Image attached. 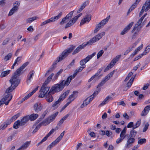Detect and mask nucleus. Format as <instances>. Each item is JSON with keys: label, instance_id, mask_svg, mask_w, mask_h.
<instances>
[{"label": "nucleus", "instance_id": "f257e3e1", "mask_svg": "<svg viewBox=\"0 0 150 150\" xmlns=\"http://www.w3.org/2000/svg\"><path fill=\"white\" fill-rule=\"evenodd\" d=\"M28 64V62L23 64L14 73L13 75L9 80L11 83V86L6 89V92L10 93L12 92L19 84L20 80L18 77L20 75L21 72Z\"/></svg>", "mask_w": 150, "mask_h": 150}, {"label": "nucleus", "instance_id": "f03ea898", "mask_svg": "<svg viewBox=\"0 0 150 150\" xmlns=\"http://www.w3.org/2000/svg\"><path fill=\"white\" fill-rule=\"evenodd\" d=\"M105 34L104 32L98 33L93 38L91 39L88 41L83 43L79 45L72 53V54L74 55L80 51L81 50L83 49L87 45H91L93 43L98 41Z\"/></svg>", "mask_w": 150, "mask_h": 150}, {"label": "nucleus", "instance_id": "7ed1b4c3", "mask_svg": "<svg viewBox=\"0 0 150 150\" xmlns=\"http://www.w3.org/2000/svg\"><path fill=\"white\" fill-rule=\"evenodd\" d=\"M71 81V79L68 78L66 81H62L54 85L50 90V92H52V94H53L56 92L62 91L64 88V86H68Z\"/></svg>", "mask_w": 150, "mask_h": 150}, {"label": "nucleus", "instance_id": "20e7f679", "mask_svg": "<svg viewBox=\"0 0 150 150\" xmlns=\"http://www.w3.org/2000/svg\"><path fill=\"white\" fill-rule=\"evenodd\" d=\"M75 48V46L72 45L69 48L64 50L57 58V61L58 62L62 60L67 57Z\"/></svg>", "mask_w": 150, "mask_h": 150}, {"label": "nucleus", "instance_id": "39448f33", "mask_svg": "<svg viewBox=\"0 0 150 150\" xmlns=\"http://www.w3.org/2000/svg\"><path fill=\"white\" fill-rule=\"evenodd\" d=\"M50 89V87L44 85H42L41 88L40 90V93L39 94L38 97L39 98H42L44 97L47 94L48 91Z\"/></svg>", "mask_w": 150, "mask_h": 150}, {"label": "nucleus", "instance_id": "423d86ee", "mask_svg": "<svg viewBox=\"0 0 150 150\" xmlns=\"http://www.w3.org/2000/svg\"><path fill=\"white\" fill-rule=\"evenodd\" d=\"M62 14V12H60L57 16L54 17H52L51 18L41 23L40 25L41 26L45 25L47 23L52 22H54L59 19Z\"/></svg>", "mask_w": 150, "mask_h": 150}, {"label": "nucleus", "instance_id": "0eeeda50", "mask_svg": "<svg viewBox=\"0 0 150 150\" xmlns=\"http://www.w3.org/2000/svg\"><path fill=\"white\" fill-rule=\"evenodd\" d=\"M58 114V112H56L54 113L48 117L45 121H42V122H44V123L43 124V125L45 126L52 122L54 120Z\"/></svg>", "mask_w": 150, "mask_h": 150}, {"label": "nucleus", "instance_id": "6e6552de", "mask_svg": "<svg viewBox=\"0 0 150 150\" xmlns=\"http://www.w3.org/2000/svg\"><path fill=\"white\" fill-rule=\"evenodd\" d=\"M6 93H7V95H6L1 100L3 101V102H4L6 105H7L12 99V95L11 94L8 93H9L6 92Z\"/></svg>", "mask_w": 150, "mask_h": 150}, {"label": "nucleus", "instance_id": "1a4fd4ad", "mask_svg": "<svg viewBox=\"0 0 150 150\" xmlns=\"http://www.w3.org/2000/svg\"><path fill=\"white\" fill-rule=\"evenodd\" d=\"M148 1H146L142 7V9L139 13V16H141L144 11H147L150 8V5L148 3Z\"/></svg>", "mask_w": 150, "mask_h": 150}, {"label": "nucleus", "instance_id": "9d476101", "mask_svg": "<svg viewBox=\"0 0 150 150\" xmlns=\"http://www.w3.org/2000/svg\"><path fill=\"white\" fill-rule=\"evenodd\" d=\"M78 92L76 91H74L73 92V93L67 99L68 102L69 104L72 101H73L74 99L77 97Z\"/></svg>", "mask_w": 150, "mask_h": 150}, {"label": "nucleus", "instance_id": "9b49d317", "mask_svg": "<svg viewBox=\"0 0 150 150\" xmlns=\"http://www.w3.org/2000/svg\"><path fill=\"white\" fill-rule=\"evenodd\" d=\"M91 15L87 14L82 19L80 23V25H82L86 23H88L91 19Z\"/></svg>", "mask_w": 150, "mask_h": 150}, {"label": "nucleus", "instance_id": "f8f14e48", "mask_svg": "<svg viewBox=\"0 0 150 150\" xmlns=\"http://www.w3.org/2000/svg\"><path fill=\"white\" fill-rule=\"evenodd\" d=\"M84 68L83 67L81 66H80L78 68H77L74 71V73L73 75H71L69 76L68 78H69L71 79V80L72 79H74L76 76L77 75V74L79 72H80L82 71L83 69H84Z\"/></svg>", "mask_w": 150, "mask_h": 150}, {"label": "nucleus", "instance_id": "ddd939ff", "mask_svg": "<svg viewBox=\"0 0 150 150\" xmlns=\"http://www.w3.org/2000/svg\"><path fill=\"white\" fill-rule=\"evenodd\" d=\"M33 108L35 111L36 112H38L42 109V106L40 103H36L34 105Z\"/></svg>", "mask_w": 150, "mask_h": 150}, {"label": "nucleus", "instance_id": "4468645a", "mask_svg": "<svg viewBox=\"0 0 150 150\" xmlns=\"http://www.w3.org/2000/svg\"><path fill=\"white\" fill-rule=\"evenodd\" d=\"M134 24L133 22L130 23L127 26H126L120 33L121 35H124L127 33L130 29Z\"/></svg>", "mask_w": 150, "mask_h": 150}, {"label": "nucleus", "instance_id": "2eb2a0df", "mask_svg": "<svg viewBox=\"0 0 150 150\" xmlns=\"http://www.w3.org/2000/svg\"><path fill=\"white\" fill-rule=\"evenodd\" d=\"M135 140V138H132L129 136L128 138L126 144V147L127 148L129 147L130 145L134 143Z\"/></svg>", "mask_w": 150, "mask_h": 150}, {"label": "nucleus", "instance_id": "dca6fc26", "mask_svg": "<svg viewBox=\"0 0 150 150\" xmlns=\"http://www.w3.org/2000/svg\"><path fill=\"white\" fill-rule=\"evenodd\" d=\"M112 99L113 98H112V97L111 96H107L102 102L99 104V105H98V107H100L101 106H103L108 103L110 100H112Z\"/></svg>", "mask_w": 150, "mask_h": 150}, {"label": "nucleus", "instance_id": "f3484780", "mask_svg": "<svg viewBox=\"0 0 150 150\" xmlns=\"http://www.w3.org/2000/svg\"><path fill=\"white\" fill-rule=\"evenodd\" d=\"M35 71L33 70L30 71L28 75L27 78V82L28 83L30 82L31 79L33 78V76L34 75Z\"/></svg>", "mask_w": 150, "mask_h": 150}, {"label": "nucleus", "instance_id": "a211bd4d", "mask_svg": "<svg viewBox=\"0 0 150 150\" xmlns=\"http://www.w3.org/2000/svg\"><path fill=\"white\" fill-rule=\"evenodd\" d=\"M52 92H50V91L45 96V98L46 100L48 102H51L53 100V98L52 96Z\"/></svg>", "mask_w": 150, "mask_h": 150}, {"label": "nucleus", "instance_id": "6ab92c4d", "mask_svg": "<svg viewBox=\"0 0 150 150\" xmlns=\"http://www.w3.org/2000/svg\"><path fill=\"white\" fill-rule=\"evenodd\" d=\"M150 110V106L148 105L145 107L142 111L141 115L142 116L146 115Z\"/></svg>", "mask_w": 150, "mask_h": 150}, {"label": "nucleus", "instance_id": "aec40b11", "mask_svg": "<svg viewBox=\"0 0 150 150\" xmlns=\"http://www.w3.org/2000/svg\"><path fill=\"white\" fill-rule=\"evenodd\" d=\"M142 26H138V25H135L132 31V33H136L138 34V33L140 31Z\"/></svg>", "mask_w": 150, "mask_h": 150}, {"label": "nucleus", "instance_id": "412c9836", "mask_svg": "<svg viewBox=\"0 0 150 150\" xmlns=\"http://www.w3.org/2000/svg\"><path fill=\"white\" fill-rule=\"evenodd\" d=\"M54 73H52L45 80L43 85H44L47 86L51 81L52 76H54Z\"/></svg>", "mask_w": 150, "mask_h": 150}, {"label": "nucleus", "instance_id": "4be33fe9", "mask_svg": "<svg viewBox=\"0 0 150 150\" xmlns=\"http://www.w3.org/2000/svg\"><path fill=\"white\" fill-rule=\"evenodd\" d=\"M29 117L27 116L23 117L20 121L21 126L24 125L29 120Z\"/></svg>", "mask_w": 150, "mask_h": 150}, {"label": "nucleus", "instance_id": "5701e85b", "mask_svg": "<svg viewBox=\"0 0 150 150\" xmlns=\"http://www.w3.org/2000/svg\"><path fill=\"white\" fill-rule=\"evenodd\" d=\"M62 100H61V99H60V98L58 99V100L56 101L52 105V107L54 110H55L58 107L59 105V103L62 101Z\"/></svg>", "mask_w": 150, "mask_h": 150}, {"label": "nucleus", "instance_id": "b1692460", "mask_svg": "<svg viewBox=\"0 0 150 150\" xmlns=\"http://www.w3.org/2000/svg\"><path fill=\"white\" fill-rule=\"evenodd\" d=\"M126 132V129L125 128L122 131L120 134V137L122 139H124L126 136H128V134L126 135L125 134Z\"/></svg>", "mask_w": 150, "mask_h": 150}, {"label": "nucleus", "instance_id": "393cba45", "mask_svg": "<svg viewBox=\"0 0 150 150\" xmlns=\"http://www.w3.org/2000/svg\"><path fill=\"white\" fill-rule=\"evenodd\" d=\"M54 132V129H52L48 134L42 140V142H45L47 139Z\"/></svg>", "mask_w": 150, "mask_h": 150}, {"label": "nucleus", "instance_id": "a878e982", "mask_svg": "<svg viewBox=\"0 0 150 150\" xmlns=\"http://www.w3.org/2000/svg\"><path fill=\"white\" fill-rule=\"evenodd\" d=\"M96 54V53L94 52L91 54L89 55L83 59L85 61L86 63L88 62Z\"/></svg>", "mask_w": 150, "mask_h": 150}, {"label": "nucleus", "instance_id": "bb28decb", "mask_svg": "<svg viewBox=\"0 0 150 150\" xmlns=\"http://www.w3.org/2000/svg\"><path fill=\"white\" fill-rule=\"evenodd\" d=\"M133 129L131 130L129 133V136L132 138H135L137 134V132L136 130Z\"/></svg>", "mask_w": 150, "mask_h": 150}, {"label": "nucleus", "instance_id": "cd10ccee", "mask_svg": "<svg viewBox=\"0 0 150 150\" xmlns=\"http://www.w3.org/2000/svg\"><path fill=\"white\" fill-rule=\"evenodd\" d=\"M110 16H108L107 17V18H106L102 20L100 23V24L102 26H103L108 22V21L110 19Z\"/></svg>", "mask_w": 150, "mask_h": 150}, {"label": "nucleus", "instance_id": "c85d7f7f", "mask_svg": "<svg viewBox=\"0 0 150 150\" xmlns=\"http://www.w3.org/2000/svg\"><path fill=\"white\" fill-rule=\"evenodd\" d=\"M39 18L37 16H34L32 18H29L27 19L26 20V22L27 23H31L34 20H37Z\"/></svg>", "mask_w": 150, "mask_h": 150}, {"label": "nucleus", "instance_id": "c756f323", "mask_svg": "<svg viewBox=\"0 0 150 150\" xmlns=\"http://www.w3.org/2000/svg\"><path fill=\"white\" fill-rule=\"evenodd\" d=\"M44 122H42L38 125L36 127L35 129L33 131L32 133H34L37 132V131L40 129L41 126L42 125H43Z\"/></svg>", "mask_w": 150, "mask_h": 150}, {"label": "nucleus", "instance_id": "7c9ffc66", "mask_svg": "<svg viewBox=\"0 0 150 150\" xmlns=\"http://www.w3.org/2000/svg\"><path fill=\"white\" fill-rule=\"evenodd\" d=\"M11 71L10 70H7V71H2L0 75L1 78H3L7 75Z\"/></svg>", "mask_w": 150, "mask_h": 150}, {"label": "nucleus", "instance_id": "2f4dec72", "mask_svg": "<svg viewBox=\"0 0 150 150\" xmlns=\"http://www.w3.org/2000/svg\"><path fill=\"white\" fill-rule=\"evenodd\" d=\"M38 116V115L37 114H33L31 115L29 117L31 121H33L35 120Z\"/></svg>", "mask_w": 150, "mask_h": 150}, {"label": "nucleus", "instance_id": "473e14b6", "mask_svg": "<svg viewBox=\"0 0 150 150\" xmlns=\"http://www.w3.org/2000/svg\"><path fill=\"white\" fill-rule=\"evenodd\" d=\"M88 98H87L83 101V103L80 106L81 108H83L89 103V101H88Z\"/></svg>", "mask_w": 150, "mask_h": 150}, {"label": "nucleus", "instance_id": "72a5a7b5", "mask_svg": "<svg viewBox=\"0 0 150 150\" xmlns=\"http://www.w3.org/2000/svg\"><path fill=\"white\" fill-rule=\"evenodd\" d=\"M136 74H135L134 76H132L129 80L127 84V86L128 87H130L131 86L134 79L135 78V76H136Z\"/></svg>", "mask_w": 150, "mask_h": 150}, {"label": "nucleus", "instance_id": "f704fd0d", "mask_svg": "<svg viewBox=\"0 0 150 150\" xmlns=\"http://www.w3.org/2000/svg\"><path fill=\"white\" fill-rule=\"evenodd\" d=\"M69 91L68 90L65 92L64 93L59 97L60 99H61V100L62 101L67 96L69 93Z\"/></svg>", "mask_w": 150, "mask_h": 150}, {"label": "nucleus", "instance_id": "c9c22d12", "mask_svg": "<svg viewBox=\"0 0 150 150\" xmlns=\"http://www.w3.org/2000/svg\"><path fill=\"white\" fill-rule=\"evenodd\" d=\"M57 143L55 140L53 141L48 146L46 150H50Z\"/></svg>", "mask_w": 150, "mask_h": 150}, {"label": "nucleus", "instance_id": "e433bc0d", "mask_svg": "<svg viewBox=\"0 0 150 150\" xmlns=\"http://www.w3.org/2000/svg\"><path fill=\"white\" fill-rule=\"evenodd\" d=\"M108 80L105 78H103L101 81L98 85L97 88L103 86Z\"/></svg>", "mask_w": 150, "mask_h": 150}, {"label": "nucleus", "instance_id": "4c0bfd02", "mask_svg": "<svg viewBox=\"0 0 150 150\" xmlns=\"http://www.w3.org/2000/svg\"><path fill=\"white\" fill-rule=\"evenodd\" d=\"M20 125H21L20 121L19 120H18L14 122L13 127L15 129H17L19 127Z\"/></svg>", "mask_w": 150, "mask_h": 150}, {"label": "nucleus", "instance_id": "58836bf2", "mask_svg": "<svg viewBox=\"0 0 150 150\" xmlns=\"http://www.w3.org/2000/svg\"><path fill=\"white\" fill-rule=\"evenodd\" d=\"M74 11H73L70 12L64 18L68 21L72 17Z\"/></svg>", "mask_w": 150, "mask_h": 150}, {"label": "nucleus", "instance_id": "ea45409f", "mask_svg": "<svg viewBox=\"0 0 150 150\" xmlns=\"http://www.w3.org/2000/svg\"><path fill=\"white\" fill-rule=\"evenodd\" d=\"M115 71L113 70V71L110 72V73L108 74L104 78H105L107 80H109L110 79L111 77L113 75Z\"/></svg>", "mask_w": 150, "mask_h": 150}, {"label": "nucleus", "instance_id": "a19ab883", "mask_svg": "<svg viewBox=\"0 0 150 150\" xmlns=\"http://www.w3.org/2000/svg\"><path fill=\"white\" fill-rule=\"evenodd\" d=\"M102 27L103 26H102L100 23H98L96 27V28L94 31V33H97Z\"/></svg>", "mask_w": 150, "mask_h": 150}, {"label": "nucleus", "instance_id": "79ce46f5", "mask_svg": "<svg viewBox=\"0 0 150 150\" xmlns=\"http://www.w3.org/2000/svg\"><path fill=\"white\" fill-rule=\"evenodd\" d=\"M64 131L63 132L60 134L59 136L55 140V141L58 143L62 139L64 134Z\"/></svg>", "mask_w": 150, "mask_h": 150}, {"label": "nucleus", "instance_id": "37998d69", "mask_svg": "<svg viewBox=\"0 0 150 150\" xmlns=\"http://www.w3.org/2000/svg\"><path fill=\"white\" fill-rule=\"evenodd\" d=\"M30 142H27L24 143L21 146L24 150L29 145Z\"/></svg>", "mask_w": 150, "mask_h": 150}, {"label": "nucleus", "instance_id": "c03bdc74", "mask_svg": "<svg viewBox=\"0 0 150 150\" xmlns=\"http://www.w3.org/2000/svg\"><path fill=\"white\" fill-rule=\"evenodd\" d=\"M141 123V120L140 119L134 125L132 129H135L139 126Z\"/></svg>", "mask_w": 150, "mask_h": 150}, {"label": "nucleus", "instance_id": "a18cd8bd", "mask_svg": "<svg viewBox=\"0 0 150 150\" xmlns=\"http://www.w3.org/2000/svg\"><path fill=\"white\" fill-rule=\"evenodd\" d=\"M15 8V7H13L11 10L8 14L9 16H11L15 12L17 11L18 10L16 9V8Z\"/></svg>", "mask_w": 150, "mask_h": 150}, {"label": "nucleus", "instance_id": "49530a36", "mask_svg": "<svg viewBox=\"0 0 150 150\" xmlns=\"http://www.w3.org/2000/svg\"><path fill=\"white\" fill-rule=\"evenodd\" d=\"M47 112L48 111L47 110H46L45 111H44L42 114V115L39 118V121H41L45 117V115L47 113Z\"/></svg>", "mask_w": 150, "mask_h": 150}, {"label": "nucleus", "instance_id": "de8ad7c7", "mask_svg": "<svg viewBox=\"0 0 150 150\" xmlns=\"http://www.w3.org/2000/svg\"><path fill=\"white\" fill-rule=\"evenodd\" d=\"M12 54L11 53H9L6 56L4 59V60L6 61L9 60L11 57Z\"/></svg>", "mask_w": 150, "mask_h": 150}, {"label": "nucleus", "instance_id": "09e8293b", "mask_svg": "<svg viewBox=\"0 0 150 150\" xmlns=\"http://www.w3.org/2000/svg\"><path fill=\"white\" fill-rule=\"evenodd\" d=\"M86 63L83 59L80 61L79 63L81 65V66L84 68L86 67V65L85 64Z\"/></svg>", "mask_w": 150, "mask_h": 150}, {"label": "nucleus", "instance_id": "8fccbe9b", "mask_svg": "<svg viewBox=\"0 0 150 150\" xmlns=\"http://www.w3.org/2000/svg\"><path fill=\"white\" fill-rule=\"evenodd\" d=\"M146 142V139L145 138L141 139L139 140L138 141V143L139 144H142Z\"/></svg>", "mask_w": 150, "mask_h": 150}, {"label": "nucleus", "instance_id": "3c124183", "mask_svg": "<svg viewBox=\"0 0 150 150\" xmlns=\"http://www.w3.org/2000/svg\"><path fill=\"white\" fill-rule=\"evenodd\" d=\"M89 3V1L88 0L86 1L83 2L81 5V6L83 8H84L87 6L88 5Z\"/></svg>", "mask_w": 150, "mask_h": 150}, {"label": "nucleus", "instance_id": "603ef678", "mask_svg": "<svg viewBox=\"0 0 150 150\" xmlns=\"http://www.w3.org/2000/svg\"><path fill=\"white\" fill-rule=\"evenodd\" d=\"M20 2L19 1H16L13 4V7H15V8H16L17 10H18V7L20 6Z\"/></svg>", "mask_w": 150, "mask_h": 150}, {"label": "nucleus", "instance_id": "864d4df0", "mask_svg": "<svg viewBox=\"0 0 150 150\" xmlns=\"http://www.w3.org/2000/svg\"><path fill=\"white\" fill-rule=\"evenodd\" d=\"M104 53V51L103 50H101L99 51L97 54V59L99 58Z\"/></svg>", "mask_w": 150, "mask_h": 150}, {"label": "nucleus", "instance_id": "5fc2aeb1", "mask_svg": "<svg viewBox=\"0 0 150 150\" xmlns=\"http://www.w3.org/2000/svg\"><path fill=\"white\" fill-rule=\"evenodd\" d=\"M20 115V113H18L17 114L14 115L11 118V120H13V121L15 120L18 118Z\"/></svg>", "mask_w": 150, "mask_h": 150}, {"label": "nucleus", "instance_id": "6e6d98bb", "mask_svg": "<svg viewBox=\"0 0 150 150\" xmlns=\"http://www.w3.org/2000/svg\"><path fill=\"white\" fill-rule=\"evenodd\" d=\"M121 57V55H119L117 56L115 58L113 59V61H114V62L115 63H116L119 60Z\"/></svg>", "mask_w": 150, "mask_h": 150}, {"label": "nucleus", "instance_id": "4d7b16f0", "mask_svg": "<svg viewBox=\"0 0 150 150\" xmlns=\"http://www.w3.org/2000/svg\"><path fill=\"white\" fill-rule=\"evenodd\" d=\"M63 70L62 69L60 70L57 73L54 78L55 79H57L58 76L62 73Z\"/></svg>", "mask_w": 150, "mask_h": 150}, {"label": "nucleus", "instance_id": "13d9d810", "mask_svg": "<svg viewBox=\"0 0 150 150\" xmlns=\"http://www.w3.org/2000/svg\"><path fill=\"white\" fill-rule=\"evenodd\" d=\"M149 126V124L148 123H147L145 124V126H144V127L143 129V132H145L148 129Z\"/></svg>", "mask_w": 150, "mask_h": 150}, {"label": "nucleus", "instance_id": "bf43d9fd", "mask_svg": "<svg viewBox=\"0 0 150 150\" xmlns=\"http://www.w3.org/2000/svg\"><path fill=\"white\" fill-rule=\"evenodd\" d=\"M68 21L64 17L63 18L62 21L60 23V25H63L64 23H66Z\"/></svg>", "mask_w": 150, "mask_h": 150}, {"label": "nucleus", "instance_id": "052dcab7", "mask_svg": "<svg viewBox=\"0 0 150 150\" xmlns=\"http://www.w3.org/2000/svg\"><path fill=\"white\" fill-rule=\"evenodd\" d=\"M7 127V125L5 124L4 123L1 125L0 126V130H4L5 128Z\"/></svg>", "mask_w": 150, "mask_h": 150}, {"label": "nucleus", "instance_id": "680f3d73", "mask_svg": "<svg viewBox=\"0 0 150 150\" xmlns=\"http://www.w3.org/2000/svg\"><path fill=\"white\" fill-rule=\"evenodd\" d=\"M134 126V123L133 122H129L127 126V127L128 128H131Z\"/></svg>", "mask_w": 150, "mask_h": 150}, {"label": "nucleus", "instance_id": "e2e57ef3", "mask_svg": "<svg viewBox=\"0 0 150 150\" xmlns=\"http://www.w3.org/2000/svg\"><path fill=\"white\" fill-rule=\"evenodd\" d=\"M53 67L50 68L47 72L45 74V76L48 75L53 70Z\"/></svg>", "mask_w": 150, "mask_h": 150}, {"label": "nucleus", "instance_id": "0e129e2a", "mask_svg": "<svg viewBox=\"0 0 150 150\" xmlns=\"http://www.w3.org/2000/svg\"><path fill=\"white\" fill-rule=\"evenodd\" d=\"M132 50V47H129L128 49L124 53V54L126 55L130 51Z\"/></svg>", "mask_w": 150, "mask_h": 150}, {"label": "nucleus", "instance_id": "69168bd1", "mask_svg": "<svg viewBox=\"0 0 150 150\" xmlns=\"http://www.w3.org/2000/svg\"><path fill=\"white\" fill-rule=\"evenodd\" d=\"M112 67V66L110 65L109 64L105 68V69H104V71L106 72L109 70Z\"/></svg>", "mask_w": 150, "mask_h": 150}, {"label": "nucleus", "instance_id": "338daca9", "mask_svg": "<svg viewBox=\"0 0 150 150\" xmlns=\"http://www.w3.org/2000/svg\"><path fill=\"white\" fill-rule=\"evenodd\" d=\"M137 4V3L135 2L132 5L130 8L132 10H133L136 7Z\"/></svg>", "mask_w": 150, "mask_h": 150}, {"label": "nucleus", "instance_id": "774afa93", "mask_svg": "<svg viewBox=\"0 0 150 150\" xmlns=\"http://www.w3.org/2000/svg\"><path fill=\"white\" fill-rule=\"evenodd\" d=\"M150 50V44L149 45H148L147 47H146V49L145 50V51L146 52H147V54L149 52V51Z\"/></svg>", "mask_w": 150, "mask_h": 150}]
</instances>
